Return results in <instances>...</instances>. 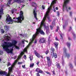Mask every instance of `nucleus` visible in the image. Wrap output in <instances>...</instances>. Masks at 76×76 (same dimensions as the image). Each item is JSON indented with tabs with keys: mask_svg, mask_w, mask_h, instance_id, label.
<instances>
[{
	"mask_svg": "<svg viewBox=\"0 0 76 76\" xmlns=\"http://www.w3.org/2000/svg\"><path fill=\"white\" fill-rule=\"evenodd\" d=\"M17 43V42L16 40H12V43L10 42H4V43L2 45L3 48L4 50L7 53H12V51L13 50V48L9 49V48L12 47L13 48L14 47L16 48L17 50L20 49L19 47L16 45V44Z\"/></svg>",
	"mask_w": 76,
	"mask_h": 76,
	"instance_id": "obj_1",
	"label": "nucleus"
},
{
	"mask_svg": "<svg viewBox=\"0 0 76 76\" xmlns=\"http://www.w3.org/2000/svg\"><path fill=\"white\" fill-rule=\"evenodd\" d=\"M40 33L41 34H42V35H45V33L44 32H43V31L41 30V27H39L38 28V29H37V31L36 33L35 34H34L33 36V38L32 39H30L31 42H29L28 45L26 47L24 48L23 50V51L24 52H26V53H27V49H28V48L29 46L31 45V44L32 43V42H33L34 40L35 39V37H36V36L38 35V34H39V33Z\"/></svg>",
	"mask_w": 76,
	"mask_h": 76,
	"instance_id": "obj_2",
	"label": "nucleus"
},
{
	"mask_svg": "<svg viewBox=\"0 0 76 76\" xmlns=\"http://www.w3.org/2000/svg\"><path fill=\"white\" fill-rule=\"evenodd\" d=\"M50 9H51V7H50L48 8V10L46 12L45 16L44 17L42 21H41V26H42V25H43L44 26V27L45 29H46V31L47 33H48V32H49V27L48 26L46 27L45 26H44V22L45 20V19H46V18H47L49 20H50V17H49V13H50Z\"/></svg>",
	"mask_w": 76,
	"mask_h": 76,
	"instance_id": "obj_3",
	"label": "nucleus"
},
{
	"mask_svg": "<svg viewBox=\"0 0 76 76\" xmlns=\"http://www.w3.org/2000/svg\"><path fill=\"white\" fill-rule=\"evenodd\" d=\"M23 12L20 11V16L18 18H14L13 19H15L14 20L15 22L17 23H22V20H24V17L23 15Z\"/></svg>",
	"mask_w": 76,
	"mask_h": 76,
	"instance_id": "obj_4",
	"label": "nucleus"
},
{
	"mask_svg": "<svg viewBox=\"0 0 76 76\" xmlns=\"http://www.w3.org/2000/svg\"><path fill=\"white\" fill-rule=\"evenodd\" d=\"M18 62V60H15L13 64L12 65V66L11 67H9L8 68V72L7 75H6V76H10L11 73H13V71L12 70V69L14 66H15V64H16Z\"/></svg>",
	"mask_w": 76,
	"mask_h": 76,
	"instance_id": "obj_5",
	"label": "nucleus"
},
{
	"mask_svg": "<svg viewBox=\"0 0 76 76\" xmlns=\"http://www.w3.org/2000/svg\"><path fill=\"white\" fill-rule=\"evenodd\" d=\"M7 19L6 22L8 24H9V23H12L13 22V20H12V18L10 17V15L8 14L7 15Z\"/></svg>",
	"mask_w": 76,
	"mask_h": 76,
	"instance_id": "obj_6",
	"label": "nucleus"
},
{
	"mask_svg": "<svg viewBox=\"0 0 76 76\" xmlns=\"http://www.w3.org/2000/svg\"><path fill=\"white\" fill-rule=\"evenodd\" d=\"M3 8H1L0 10V19L1 18V15H3Z\"/></svg>",
	"mask_w": 76,
	"mask_h": 76,
	"instance_id": "obj_7",
	"label": "nucleus"
},
{
	"mask_svg": "<svg viewBox=\"0 0 76 76\" xmlns=\"http://www.w3.org/2000/svg\"><path fill=\"white\" fill-rule=\"evenodd\" d=\"M36 9L35 8L34 10L33 13H34V18H36V20H37L38 19H37V12H36Z\"/></svg>",
	"mask_w": 76,
	"mask_h": 76,
	"instance_id": "obj_8",
	"label": "nucleus"
},
{
	"mask_svg": "<svg viewBox=\"0 0 76 76\" xmlns=\"http://www.w3.org/2000/svg\"><path fill=\"white\" fill-rule=\"evenodd\" d=\"M44 41H45L44 39V38H42L40 39L39 40V42L40 43H43V42H44Z\"/></svg>",
	"mask_w": 76,
	"mask_h": 76,
	"instance_id": "obj_9",
	"label": "nucleus"
},
{
	"mask_svg": "<svg viewBox=\"0 0 76 76\" xmlns=\"http://www.w3.org/2000/svg\"><path fill=\"white\" fill-rule=\"evenodd\" d=\"M24 54V53L23 52H21V53L20 54V55L18 57V59H20V57L22 56V55L23 54Z\"/></svg>",
	"mask_w": 76,
	"mask_h": 76,
	"instance_id": "obj_10",
	"label": "nucleus"
},
{
	"mask_svg": "<svg viewBox=\"0 0 76 76\" xmlns=\"http://www.w3.org/2000/svg\"><path fill=\"white\" fill-rule=\"evenodd\" d=\"M34 52H35V54L36 56L38 58H39V57H40V55H39V53H38L37 52H36V51H35Z\"/></svg>",
	"mask_w": 76,
	"mask_h": 76,
	"instance_id": "obj_11",
	"label": "nucleus"
},
{
	"mask_svg": "<svg viewBox=\"0 0 76 76\" xmlns=\"http://www.w3.org/2000/svg\"><path fill=\"white\" fill-rule=\"evenodd\" d=\"M6 73H7V72H5L4 71H0V75H4L5 74H6Z\"/></svg>",
	"mask_w": 76,
	"mask_h": 76,
	"instance_id": "obj_12",
	"label": "nucleus"
},
{
	"mask_svg": "<svg viewBox=\"0 0 76 76\" xmlns=\"http://www.w3.org/2000/svg\"><path fill=\"white\" fill-rule=\"evenodd\" d=\"M56 1H57V0H53V1H52L51 4V5L52 6L53 4H54L56 3Z\"/></svg>",
	"mask_w": 76,
	"mask_h": 76,
	"instance_id": "obj_13",
	"label": "nucleus"
},
{
	"mask_svg": "<svg viewBox=\"0 0 76 76\" xmlns=\"http://www.w3.org/2000/svg\"><path fill=\"white\" fill-rule=\"evenodd\" d=\"M55 45V46L56 47V48H57V46H58V43L57 42H55L54 44Z\"/></svg>",
	"mask_w": 76,
	"mask_h": 76,
	"instance_id": "obj_14",
	"label": "nucleus"
},
{
	"mask_svg": "<svg viewBox=\"0 0 76 76\" xmlns=\"http://www.w3.org/2000/svg\"><path fill=\"white\" fill-rule=\"evenodd\" d=\"M34 63H31V64H30V67L32 68L34 67Z\"/></svg>",
	"mask_w": 76,
	"mask_h": 76,
	"instance_id": "obj_15",
	"label": "nucleus"
},
{
	"mask_svg": "<svg viewBox=\"0 0 76 76\" xmlns=\"http://www.w3.org/2000/svg\"><path fill=\"white\" fill-rule=\"evenodd\" d=\"M52 62L51 61H48V66H50L51 65Z\"/></svg>",
	"mask_w": 76,
	"mask_h": 76,
	"instance_id": "obj_16",
	"label": "nucleus"
},
{
	"mask_svg": "<svg viewBox=\"0 0 76 76\" xmlns=\"http://www.w3.org/2000/svg\"><path fill=\"white\" fill-rule=\"evenodd\" d=\"M11 1H12V0H9L8 1L7 3V5L8 6H9L10 4H11Z\"/></svg>",
	"mask_w": 76,
	"mask_h": 76,
	"instance_id": "obj_17",
	"label": "nucleus"
},
{
	"mask_svg": "<svg viewBox=\"0 0 76 76\" xmlns=\"http://www.w3.org/2000/svg\"><path fill=\"white\" fill-rule=\"evenodd\" d=\"M14 2L16 3H21L20 0H14Z\"/></svg>",
	"mask_w": 76,
	"mask_h": 76,
	"instance_id": "obj_18",
	"label": "nucleus"
},
{
	"mask_svg": "<svg viewBox=\"0 0 76 76\" xmlns=\"http://www.w3.org/2000/svg\"><path fill=\"white\" fill-rule=\"evenodd\" d=\"M29 58H30V60L31 61H32V60H33V56L32 55H30Z\"/></svg>",
	"mask_w": 76,
	"mask_h": 76,
	"instance_id": "obj_19",
	"label": "nucleus"
},
{
	"mask_svg": "<svg viewBox=\"0 0 76 76\" xmlns=\"http://www.w3.org/2000/svg\"><path fill=\"white\" fill-rule=\"evenodd\" d=\"M53 54V56L55 58H57V54H56V53H54Z\"/></svg>",
	"mask_w": 76,
	"mask_h": 76,
	"instance_id": "obj_20",
	"label": "nucleus"
},
{
	"mask_svg": "<svg viewBox=\"0 0 76 76\" xmlns=\"http://www.w3.org/2000/svg\"><path fill=\"white\" fill-rule=\"evenodd\" d=\"M51 51H52L53 52L52 53H53V54H54V51H55V49H54V48H51Z\"/></svg>",
	"mask_w": 76,
	"mask_h": 76,
	"instance_id": "obj_21",
	"label": "nucleus"
},
{
	"mask_svg": "<svg viewBox=\"0 0 76 76\" xmlns=\"http://www.w3.org/2000/svg\"><path fill=\"white\" fill-rule=\"evenodd\" d=\"M5 29L6 31H7L9 29V27L6 26V27L5 28Z\"/></svg>",
	"mask_w": 76,
	"mask_h": 76,
	"instance_id": "obj_22",
	"label": "nucleus"
},
{
	"mask_svg": "<svg viewBox=\"0 0 76 76\" xmlns=\"http://www.w3.org/2000/svg\"><path fill=\"white\" fill-rule=\"evenodd\" d=\"M47 60H48V61H51V60L50 59V58L49 57H47Z\"/></svg>",
	"mask_w": 76,
	"mask_h": 76,
	"instance_id": "obj_23",
	"label": "nucleus"
},
{
	"mask_svg": "<svg viewBox=\"0 0 76 76\" xmlns=\"http://www.w3.org/2000/svg\"><path fill=\"white\" fill-rule=\"evenodd\" d=\"M6 38L7 41H9L10 39V37L9 36H6Z\"/></svg>",
	"mask_w": 76,
	"mask_h": 76,
	"instance_id": "obj_24",
	"label": "nucleus"
},
{
	"mask_svg": "<svg viewBox=\"0 0 76 76\" xmlns=\"http://www.w3.org/2000/svg\"><path fill=\"white\" fill-rule=\"evenodd\" d=\"M57 68H58V69H60V65H59V64H57Z\"/></svg>",
	"mask_w": 76,
	"mask_h": 76,
	"instance_id": "obj_25",
	"label": "nucleus"
},
{
	"mask_svg": "<svg viewBox=\"0 0 76 76\" xmlns=\"http://www.w3.org/2000/svg\"><path fill=\"white\" fill-rule=\"evenodd\" d=\"M66 45L68 46V47H70V43H69V42L67 43Z\"/></svg>",
	"mask_w": 76,
	"mask_h": 76,
	"instance_id": "obj_26",
	"label": "nucleus"
},
{
	"mask_svg": "<svg viewBox=\"0 0 76 76\" xmlns=\"http://www.w3.org/2000/svg\"><path fill=\"white\" fill-rule=\"evenodd\" d=\"M39 70H40V69L39 68H37L36 69V72H39Z\"/></svg>",
	"mask_w": 76,
	"mask_h": 76,
	"instance_id": "obj_27",
	"label": "nucleus"
},
{
	"mask_svg": "<svg viewBox=\"0 0 76 76\" xmlns=\"http://www.w3.org/2000/svg\"><path fill=\"white\" fill-rule=\"evenodd\" d=\"M39 73H43L44 72L42 71L41 70V69H40Z\"/></svg>",
	"mask_w": 76,
	"mask_h": 76,
	"instance_id": "obj_28",
	"label": "nucleus"
},
{
	"mask_svg": "<svg viewBox=\"0 0 76 76\" xmlns=\"http://www.w3.org/2000/svg\"><path fill=\"white\" fill-rule=\"evenodd\" d=\"M15 9H14L12 10V14H13L14 13H15Z\"/></svg>",
	"mask_w": 76,
	"mask_h": 76,
	"instance_id": "obj_29",
	"label": "nucleus"
},
{
	"mask_svg": "<svg viewBox=\"0 0 76 76\" xmlns=\"http://www.w3.org/2000/svg\"><path fill=\"white\" fill-rule=\"evenodd\" d=\"M59 29V27H58V26L57 27V28L56 30V32H58V29Z\"/></svg>",
	"mask_w": 76,
	"mask_h": 76,
	"instance_id": "obj_30",
	"label": "nucleus"
},
{
	"mask_svg": "<svg viewBox=\"0 0 76 76\" xmlns=\"http://www.w3.org/2000/svg\"><path fill=\"white\" fill-rule=\"evenodd\" d=\"M11 65V64H10V62H8L7 64V66H10Z\"/></svg>",
	"mask_w": 76,
	"mask_h": 76,
	"instance_id": "obj_31",
	"label": "nucleus"
},
{
	"mask_svg": "<svg viewBox=\"0 0 76 76\" xmlns=\"http://www.w3.org/2000/svg\"><path fill=\"white\" fill-rule=\"evenodd\" d=\"M33 7H36V6H37V4H35V3L34 4H33Z\"/></svg>",
	"mask_w": 76,
	"mask_h": 76,
	"instance_id": "obj_32",
	"label": "nucleus"
},
{
	"mask_svg": "<svg viewBox=\"0 0 76 76\" xmlns=\"http://www.w3.org/2000/svg\"><path fill=\"white\" fill-rule=\"evenodd\" d=\"M48 53H49V50H48L46 51L45 53L46 54H47Z\"/></svg>",
	"mask_w": 76,
	"mask_h": 76,
	"instance_id": "obj_33",
	"label": "nucleus"
},
{
	"mask_svg": "<svg viewBox=\"0 0 76 76\" xmlns=\"http://www.w3.org/2000/svg\"><path fill=\"white\" fill-rule=\"evenodd\" d=\"M1 31L2 33H4V30L3 29H1Z\"/></svg>",
	"mask_w": 76,
	"mask_h": 76,
	"instance_id": "obj_34",
	"label": "nucleus"
},
{
	"mask_svg": "<svg viewBox=\"0 0 76 76\" xmlns=\"http://www.w3.org/2000/svg\"><path fill=\"white\" fill-rule=\"evenodd\" d=\"M46 72V73H47V74H48V75H51V74H50V73L49 72Z\"/></svg>",
	"mask_w": 76,
	"mask_h": 76,
	"instance_id": "obj_35",
	"label": "nucleus"
},
{
	"mask_svg": "<svg viewBox=\"0 0 76 76\" xmlns=\"http://www.w3.org/2000/svg\"><path fill=\"white\" fill-rule=\"evenodd\" d=\"M23 58L25 59H26V55H24V56Z\"/></svg>",
	"mask_w": 76,
	"mask_h": 76,
	"instance_id": "obj_36",
	"label": "nucleus"
},
{
	"mask_svg": "<svg viewBox=\"0 0 76 76\" xmlns=\"http://www.w3.org/2000/svg\"><path fill=\"white\" fill-rule=\"evenodd\" d=\"M45 6L44 5L42 6V8L43 9H45Z\"/></svg>",
	"mask_w": 76,
	"mask_h": 76,
	"instance_id": "obj_37",
	"label": "nucleus"
},
{
	"mask_svg": "<svg viewBox=\"0 0 76 76\" xmlns=\"http://www.w3.org/2000/svg\"><path fill=\"white\" fill-rule=\"evenodd\" d=\"M50 29L52 30L53 29V26H50Z\"/></svg>",
	"mask_w": 76,
	"mask_h": 76,
	"instance_id": "obj_38",
	"label": "nucleus"
},
{
	"mask_svg": "<svg viewBox=\"0 0 76 76\" xmlns=\"http://www.w3.org/2000/svg\"><path fill=\"white\" fill-rule=\"evenodd\" d=\"M22 63H23L22 62H18V64H22Z\"/></svg>",
	"mask_w": 76,
	"mask_h": 76,
	"instance_id": "obj_39",
	"label": "nucleus"
},
{
	"mask_svg": "<svg viewBox=\"0 0 76 76\" xmlns=\"http://www.w3.org/2000/svg\"><path fill=\"white\" fill-rule=\"evenodd\" d=\"M22 43H23V44H25V42H24V40H22Z\"/></svg>",
	"mask_w": 76,
	"mask_h": 76,
	"instance_id": "obj_40",
	"label": "nucleus"
},
{
	"mask_svg": "<svg viewBox=\"0 0 76 76\" xmlns=\"http://www.w3.org/2000/svg\"><path fill=\"white\" fill-rule=\"evenodd\" d=\"M21 37H22H22H24V36H23V35H22V34H20V35Z\"/></svg>",
	"mask_w": 76,
	"mask_h": 76,
	"instance_id": "obj_41",
	"label": "nucleus"
},
{
	"mask_svg": "<svg viewBox=\"0 0 76 76\" xmlns=\"http://www.w3.org/2000/svg\"><path fill=\"white\" fill-rule=\"evenodd\" d=\"M22 67L23 68H25V65H22Z\"/></svg>",
	"mask_w": 76,
	"mask_h": 76,
	"instance_id": "obj_42",
	"label": "nucleus"
},
{
	"mask_svg": "<svg viewBox=\"0 0 76 76\" xmlns=\"http://www.w3.org/2000/svg\"><path fill=\"white\" fill-rule=\"evenodd\" d=\"M55 39L56 41H59V40L58 39L57 37L55 38Z\"/></svg>",
	"mask_w": 76,
	"mask_h": 76,
	"instance_id": "obj_43",
	"label": "nucleus"
},
{
	"mask_svg": "<svg viewBox=\"0 0 76 76\" xmlns=\"http://www.w3.org/2000/svg\"><path fill=\"white\" fill-rule=\"evenodd\" d=\"M37 76H40V75H39V73H37Z\"/></svg>",
	"mask_w": 76,
	"mask_h": 76,
	"instance_id": "obj_44",
	"label": "nucleus"
},
{
	"mask_svg": "<svg viewBox=\"0 0 76 76\" xmlns=\"http://www.w3.org/2000/svg\"><path fill=\"white\" fill-rule=\"evenodd\" d=\"M62 64H63L64 63V61L63 59H62Z\"/></svg>",
	"mask_w": 76,
	"mask_h": 76,
	"instance_id": "obj_45",
	"label": "nucleus"
},
{
	"mask_svg": "<svg viewBox=\"0 0 76 76\" xmlns=\"http://www.w3.org/2000/svg\"><path fill=\"white\" fill-rule=\"evenodd\" d=\"M53 75H54L55 74V72H54V71H53Z\"/></svg>",
	"mask_w": 76,
	"mask_h": 76,
	"instance_id": "obj_46",
	"label": "nucleus"
},
{
	"mask_svg": "<svg viewBox=\"0 0 76 76\" xmlns=\"http://www.w3.org/2000/svg\"><path fill=\"white\" fill-rule=\"evenodd\" d=\"M37 40H35V43H37Z\"/></svg>",
	"mask_w": 76,
	"mask_h": 76,
	"instance_id": "obj_47",
	"label": "nucleus"
},
{
	"mask_svg": "<svg viewBox=\"0 0 76 76\" xmlns=\"http://www.w3.org/2000/svg\"><path fill=\"white\" fill-rule=\"evenodd\" d=\"M37 65H38V64H39V62H38L37 63Z\"/></svg>",
	"mask_w": 76,
	"mask_h": 76,
	"instance_id": "obj_48",
	"label": "nucleus"
},
{
	"mask_svg": "<svg viewBox=\"0 0 76 76\" xmlns=\"http://www.w3.org/2000/svg\"><path fill=\"white\" fill-rule=\"evenodd\" d=\"M65 28V26L63 25V29H64Z\"/></svg>",
	"mask_w": 76,
	"mask_h": 76,
	"instance_id": "obj_49",
	"label": "nucleus"
},
{
	"mask_svg": "<svg viewBox=\"0 0 76 76\" xmlns=\"http://www.w3.org/2000/svg\"><path fill=\"white\" fill-rule=\"evenodd\" d=\"M56 10H58V7H56Z\"/></svg>",
	"mask_w": 76,
	"mask_h": 76,
	"instance_id": "obj_50",
	"label": "nucleus"
},
{
	"mask_svg": "<svg viewBox=\"0 0 76 76\" xmlns=\"http://www.w3.org/2000/svg\"><path fill=\"white\" fill-rule=\"evenodd\" d=\"M57 13L58 15H59V13H58V12H57Z\"/></svg>",
	"mask_w": 76,
	"mask_h": 76,
	"instance_id": "obj_51",
	"label": "nucleus"
},
{
	"mask_svg": "<svg viewBox=\"0 0 76 76\" xmlns=\"http://www.w3.org/2000/svg\"><path fill=\"white\" fill-rule=\"evenodd\" d=\"M69 10H71V8L70 7H69Z\"/></svg>",
	"mask_w": 76,
	"mask_h": 76,
	"instance_id": "obj_52",
	"label": "nucleus"
},
{
	"mask_svg": "<svg viewBox=\"0 0 76 76\" xmlns=\"http://www.w3.org/2000/svg\"><path fill=\"white\" fill-rule=\"evenodd\" d=\"M70 14L71 16H72V12H70Z\"/></svg>",
	"mask_w": 76,
	"mask_h": 76,
	"instance_id": "obj_53",
	"label": "nucleus"
},
{
	"mask_svg": "<svg viewBox=\"0 0 76 76\" xmlns=\"http://www.w3.org/2000/svg\"><path fill=\"white\" fill-rule=\"evenodd\" d=\"M61 38H63V37L62 36V35H61Z\"/></svg>",
	"mask_w": 76,
	"mask_h": 76,
	"instance_id": "obj_54",
	"label": "nucleus"
},
{
	"mask_svg": "<svg viewBox=\"0 0 76 76\" xmlns=\"http://www.w3.org/2000/svg\"><path fill=\"white\" fill-rule=\"evenodd\" d=\"M53 11H54V12H56V10L55 9Z\"/></svg>",
	"mask_w": 76,
	"mask_h": 76,
	"instance_id": "obj_55",
	"label": "nucleus"
},
{
	"mask_svg": "<svg viewBox=\"0 0 76 76\" xmlns=\"http://www.w3.org/2000/svg\"><path fill=\"white\" fill-rule=\"evenodd\" d=\"M1 59L0 58V63H1Z\"/></svg>",
	"mask_w": 76,
	"mask_h": 76,
	"instance_id": "obj_56",
	"label": "nucleus"
},
{
	"mask_svg": "<svg viewBox=\"0 0 76 76\" xmlns=\"http://www.w3.org/2000/svg\"><path fill=\"white\" fill-rule=\"evenodd\" d=\"M24 41H26V42H28V41H26L25 40H24Z\"/></svg>",
	"mask_w": 76,
	"mask_h": 76,
	"instance_id": "obj_57",
	"label": "nucleus"
},
{
	"mask_svg": "<svg viewBox=\"0 0 76 76\" xmlns=\"http://www.w3.org/2000/svg\"><path fill=\"white\" fill-rule=\"evenodd\" d=\"M68 39H69V40L70 39V37H69L68 38Z\"/></svg>",
	"mask_w": 76,
	"mask_h": 76,
	"instance_id": "obj_58",
	"label": "nucleus"
},
{
	"mask_svg": "<svg viewBox=\"0 0 76 76\" xmlns=\"http://www.w3.org/2000/svg\"><path fill=\"white\" fill-rule=\"evenodd\" d=\"M64 53H66V50H64Z\"/></svg>",
	"mask_w": 76,
	"mask_h": 76,
	"instance_id": "obj_59",
	"label": "nucleus"
},
{
	"mask_svg": "<svg viewBox=\"0 0 76 76\" xmlns=\"http://www.w3.org/2000/svg\"><path fill=\"white\" fill-rule=\"evenodd\" d=\"M41 57L42 58H43V57H42V56H41Z\"/></svg>",
	"mask_w": 76,
	"mask_h": 76,
	"instance_id": "obj_60",
	"label": "nucleus"
},
{
	"mask_svg": "<svg viewBox=\"0 0 76 76\" xmlns=\"http://www.w3.org/2000/svg\"><path fill=\"white\" fill-rule=\"evenodd\" d=\"M33 24H35V22H34L33 23Z\"/></svg>",
	"mask_w": 76,
	"mask_h": 76,
	"instance_id": "obj_61",
	"label": "nucleus"
},
{
	"mask_svg": "<svg viewBox=\"0 0 76 76\" xmlns=\"http://www.w3.org/2000/svg\"><path fill=\"white\" fill-rule=\"evenodd\" d=\"M75 21H76V18H75Z\"/></svg>",
	"mask_w": 76,
	"mask_h": 76,
	"instance_id": "obj_62",
	"label": "nucleus"
},
{
	"mask_svg": "<svg viewBox=\"0 0 76 76\" xmlns=\"http://www.w3.org/2000/svg\"><path fill=\"white\" fill-rule=\"evenodd\" d=\"M66 56L67 57H68V56H69V55H66Z\"/></svg>",
	"mask_w": 76,
	"mask_h": 76,
	"instance_id": "obj_63",
	"label": "nucleus"
},
{
	"mask_svg": "<svg viewBox=\"0 0 76 76\" xmlns=\"http://www.w3.org/2000/svg\"><path fill=\"white\" fill-rule=\"evenodd\" d=\"M72 29V28H71V27H70V29Z\"/></svg>",
	"mask_w": 76,
	"mask_h": 76,
	"instance_id": "obj_64",
	"label": "nucleus"
}]
</instances>
